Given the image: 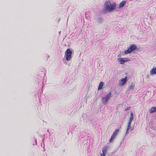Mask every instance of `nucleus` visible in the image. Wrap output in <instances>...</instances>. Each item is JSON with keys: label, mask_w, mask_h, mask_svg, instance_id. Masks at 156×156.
<instances>
[{"label": "nucleus", "mask_w": 156, "mask_h": 156, "mask_svg": "<svg viewBox=\"0 0 156 156\" xmlns=\"http://www.w3.org/2000/svg\"><path fill=\"white\" fill-rule=\"evenodd\" d=\"M60 20V19H58V21H59Z\"/></svg>", "instance_id": "bb28decb"}, {"label": "nucleus", "mask_w": 156, "mask_h": 156, "mask_svg": "<svg viewBox=\"0 0 156 156\" xmlns=\"http://www.w3.org/2000/svg\"><path fill=\"white\" fill-rule=\"evenodd\" d=\"M103 84H104L103 82H101L100 83L98 88V90H100L102 89V86L103 85Z\"/></svg>", "instance_id": "2eb2a0df"}, {"label": "nucleus", "mask_w": 156, "mask_h": 156, "mask_svg": "<svg viewBox=\"0 0 156 156\" xmlns=\"http://www.w3.org/2000/svg\"><path fill=\"white\" fill-rule=\"evenodd\" d=\"M96 21L99 23H102L103 21V19L101 17L99 16L96 19Z\"/></svg>", "instance_id": "6e6552de"}, {"label": "nucleus", "mask_w": 156, "mask_h": 156, "mask_svg": "<svg viewBox=\"0 0 156 156\" xmlns=\"http://www.w3.org/2000/svg\"><path fill=\"white\" fill-rule=\"evenodd\" d=\"M132 121V120H129V122L128 123V126H129V125H131Z\"/></svg>", "instance_id": "aec40b11"}, {"label": "nucleus", "mask_w": 156, "mask_h": 156, "mask_svg": "<svg viewBox=\"0 0 156 156\" xmlns=\"http://www.w3.org/2000/svg\"><path fill=\"white\" fill-rule=\"evenodd\" d=\"M150 74L151 75L156 74V67L153 68L151 70Z\"/></svg>", "instance_id": "9d476101"}, {"label": "nucleus", "mask_w": 156, "mask_h": 156, "mask_svg": "<svg viewBox=\"0 0 156 156\" xmlns=\"http://www.w3.org/2000/svg\"><path fill=\"white\" fill-rule=\"evenodd\" d=\"M39 77L40 78V79H41V80H42V77H40V76H39Z\"/></svg>", "instance_id": "393cba45"}, {"label": "nucleus", "mask_w": 156, "mask_h": 156, "mask_svg": "<svg viewBox=\"0 0 156 156\" xmlns=\"http://www.w3.org/2000/svg\"><path fill=\"white\" fill-rule=\"evenodd\" d=\"M112 97V93L111 92H109L105 97H103L101 99V102L102 104L104 105H106Z\"/></svg>", "instance_id": "f03ea898"}, {"label": "nucleus", "mask_w": 156, "mask_h": 156, "mask_svg": "<svg viewBox=\"0 0 156 156\" xmlns=\"http://www.w3.org/2000/svg\"><path fill=\"white\" fill-rule=\"evenodd\" d=\"M72 51L70 49H68L65 52V56L66 60L69 61L72 58Z\"/></svg>", "instance_id": "7ed1b4c3"}, {"label": "nucleus", "mask_w": 156, "mask_h": 156, "mask_svg": "<svg viewBox=\"0 0 156 156\" xmlns=\"http://www.w3.org/2000/svg\"><path fill=\"white\" fill-rule=\"evenodd\" d=\"M61 33V31L59 32V34H60Z\"/></svg>", "instance_id": "a878e982"}, {"label": "nucleus", "mask_w": 156, "mask_h": 156, "mask_svg": "<svg viewBox=\"0 0 156 156\" xmlns=\"http://www.w3.org/2000/svg\"><path fill=\"white\" fill-rule=\"evenodd\" d=\"M119 131V129H116L114 132L113 134L112 135L110 140L109 141L110 142H112L113 140L115 138L118 133Z\"/></svg>", "instance_id": "20e7f679"}, {"label": "nucleus", "mask_w": 156, "mask_h": 156, "mask_svg": "<svg viewBox=\"0 0 156 156\" xmlns=\"http://www.w3.org/2000/svg\"><path fill=\"white\" fill-rule=\"evenodd\" d=\"M130 108V107H127L125 109V110L126 111H128L129 109Z\"/></svg>", "instance_id": "412c9836"}, {"label": "nucleus", "mask_w": 156, "mask_h": 156, "mask_svg": "<svg viewBox=\"0 0 156 156\" xmlns=\"http://www.w3.org/2000/svg\"><path fill=\"white\" fill-rule=\"evenodd\" d=\"M123 59L124 60H125V62L129 61L130 60V59L129 58H124Z\"/></svg>", "instance_id": "6ab92c4d"}, {"label": "nucleus", "mask_w": 156, "mask_h": 156, "mask_svg": "<svg viewBox=\"0 0 156 156\" xmlns=\"http://www.w3.org/2000/svg\"><path fill=\"white\" fill-rule=\"evenodd\" d=\"M131 52L130 51V50L129 48L127 50H126L124 52V53L125 54H128L129 53H130Z\"/></svg>", "instance_id": "a211bd4d"}, {"label": "nucleus", "mask_w": 156, "mask_h": 156, "mask_svg": "<svg viewBox=\"0 0 156 156\" xmlns=\"http://www.w3.org/2000/svg\"><path fill=\"white\" fill-rule=\"evenodd\" d=\"M135 85L133 83H132L128 87L129 90H131L134 88Z\"/></svg>", "instance_id": "dca6fc26"}, {"label": "nucleus", "mask_w": 156, "mask_h": 156, "mask_svg": "<svg viewBox=\"0 0 156 156\" xmlns=\"http://www.w3.org/2000/svg\"><path fill=\"white\" fill-rule=\"evenodd\" d=\"M127 77L126 76L125 78H123L120 80L119 82V84L120 86H123L125 84L127 81Z\"/></svg>", "instance_id": "39448f33"}, {"label": "nucleus", "mask_w": 156, "mask_h": 156, "mask_svg": "<svg viewBox=\"0 0 156 156\" xmlns=\"http://www.w3.org/2000/svg\"><path fill=\"white\" fill-rule=\"evenodd\" d=\"M34 140H35V144L36 145L37 144V139H36H36L34 138ZM35 145V144H33V145Z\"/></svg>", "instance_id": "4be33fe9"}, {"label": "nucleus", "mask_w": 156, "mask_h": 156, "mask_svg": "<svg viewBox=\"0 0 156 156\" xmlns=\"http://www.w3.org/2000/svg\"><path fill=\"white\" fill-rule=\"evenodd\" d=\"M134 116L133 113L132 112H131L130 113V116L129 118V120H131L133 121V119Z\"/></svg>", "instance_id": "f3484780"}, {"label": "nucleus", "mask_w": 156, "mask_h": 156, "mask_svg": "<svg viewBox=\"0 0 156 156\" xmlns=\"http://www.w3.org/2000/svg\"><path fill=\"white\" fill-rule=\"evenodd\" d=\"M109 148L108 146H105L102 148V154H101V156H105V154Z\"/></svg>", "instance_id": "423d86ee"}, {"label": "nucleus", "mask_w": 156, "mask_h": 156, "mask_svg": "<svg viewBox=\"0 0 156 156\" xmlns=\"http://www.w3.org/2000/svg\"><path fill=\"white\" fill-rule=\"evenodd\" d=\"M149 112L151 113H153L156 112V107L152 108L150 110Z\"/></svg>", "instance_id": "4468645a"}, {"label": "nucleus", "mask_w": 156, "mask_h": 156, "mask_svg": "<svg viewBox=\"0 0 156 156\" xmlns=\"http://www.w3.org/2000/svg\"><path fill=\"white\" fill-rule=\"evenodd\" d=\"M44 140V139H43L42 140L43 141Z\"/></svg>", "instance_id": "cd10ccee"}, {"label": "nucleus", "mask_w": 156, "mask_h": 156, "mask_svg": "<svg viewBox=\"0 0 156 156\" xmlns=\"http://www.w3.org/2000/svg\"><path fill=\"white\" fill-rule=\"evenodd\" d=\"M130 130V131H132L133 130V127H132L131 126V125H129V126H128V125L127 126V127L126 130V134H127V133H129V130Z\"/></svg>", "instance_id": "1a4fd4ad"}, {"label": "nucleus", "mask_w": 156, "mask_h": 156, "mask_svg": "<svg viewBox=\"0 0 156 156\" xmlns=\"http://www.w3.org/2000/svg\"><path fill=\"white\" fill-rule=\"evenodd\" d=\"M116 6L115 2H112L109 0L107 1L104 4V11L105 12H112L116 8Z\"/></svg>", "instance_id": "f257e3e1"}, {"label": "nucleus", "mask_w": 156, "mask_h": 156, "mask_svg": "<svg viewBox=\"0 0 156 156\" xmlns=\"http://www.w3.org/2000/svg\"><path fill=\"white\" fill-rule=\"evenodd\" d=\"M149 75H147V77L148 78H149Z\"/></svg>", "instance_id": "b1692460"}, {"label": "nucleus", "mask_w": 156, "mask_h": 156, "mask_svg": "<svg viewBox=\"0 0 156 156\" xmlns=\"http://www.w3.org/2000/svg\"><path fill=\"white\" fill-rule=\"evenodd\" d=\"M131 52L136 50L137 48L135 44H131L129 48Z\"/></svg>", "instance_id": "0eeeda50"}, {"label": "nucleus", "mask_w": 156, "mask_h": 156, "mask_svg": "<svg viewBox=\"0 0 156 156\" xmlns=\"http://www.w3.org/2000/svg\"><path fill=\"white\" fill-rule=\"evenodd\" d=\"M120 56H121V55H120V54H119L118 55V57H120Z\"/></svg>", "instance_id": "5701e85b"}, {"label": "nucleus", "mask_w": 156, "mask_h": 156, "mask_svg": "<svg viewBox=\"0 0 156 156\" xmlns=\"http://www.w3.org/2000/svg\"><path fill=\"white\" fill-rule=\"evenodd\" d=\"M126 3V2L125 1H123L121 2L119 4V8H121L123 7Z\"/></svg>", "instance_id": "f8f14e48"}, {"label": "nucleus", "mask_w": 156, "mask_h": 156, "mask_svg": "<svg viewBox=\"0 0 156 156\" xmlns=\"http://www.w3.org/2000/svg\"><path fill=\"white\" fill-rule=\"evenodd\" d=\"M117 60L120 62V64H123L125 62L124 59L122 58H119L117 59Z\"/></svg>", "instance_id": "9b49d317"}, {"label": "nucleus", "mask_w": 156, "mask_h": 156, "mask_svg": "<svg viewBox=\"0 0 156 156\" xmlns=\"http://www.w3.org/2000/svg\"><path fill=\"white\" fill-rule=\"evenodd\" d=\"M153 125L152 126V128L154 130H156V119H154L153 122Z\"/></svg>", "instance_id": "ddd939ff"}]
</instances>
